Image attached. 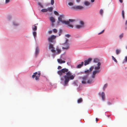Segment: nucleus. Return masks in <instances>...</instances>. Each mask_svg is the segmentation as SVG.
Masks as SVG:
<instances>
[{
  "label": "nucleus",
  "mask_w": 127,
  "mask_h": 127,
  "mask_svg": "<svg viewBox=\"0 0 127 127\" xmlns=\"http://www.w3.org/2000/svg\"><path fill=\"white\" fill-rule=\"evenodd\" d=\"M84 63L83 62H81V64H79L77 66L76 68H80L83 65Z\"/></svg>",
  "instance_id": "obj_13"
},
{
  "label": "nucleus",
  "mask_w": 127,
  "mask_h": 127,
  "mask_svg": "<svg viewBox=\"0 0 127 127\" xmlns=\"http://www.w3.org/2000/svg\"><path fill=\"white\" fill-rule=\"evenodd\" d=\"M83 101L82 99V98H80L78 99L77 102L78 103H80L82 102Z\"/></svg>",
  "instance_id": "obj_23"
},
{
  "label": "nucleus",
  "mask_w": 127,
  "mask_h": 127,
  "mask_svg": "<svg viewBox=\"0 0 127 127\" xmlns=\"http://www.w3.org/2000/svg\"><path fill=\"white\" fill-rule=\"evenodd\" d=\"M39 52V48L37 47L36 48L35 50V56L36 57Z\"/></svg>",
  "instance_id": "obj_14"
},
{
  "label": "nucleus",
  "mask_w": 127,
  "mask_h": 127,
  "mask_svg": "<svg viewBox=\"0 0 127 127\" xmlns=\"http://www.w3.org/2000/svg\"><path fill=\"white\" fill-rule=\"evenodd\" d=\"M101 64L100 62H98L97 64V66H92L89 69V70L88 69L85 71V73L89 74L90 72L92 71L94 69L95 70L93 72L92 74V77L93 78H95L96 74L99 73L100 71V66Z\"/></svg>",
  "instance_id": "obj_2"
},
{
  "label": "nucleus",
  "mask_w": 127,
  "mask_h": 127,
  "mask_svg": "<svg viewBox=\"0 0 127 127\" xmlns=\"http://www.w3.org/2000/svg\"><path fill=\"white\" fill-rule=\"evenodd\" d=\"M116 54L117 55H118L120 53L121 51L119 49H116Z\"/></svg>",
  "instance_id": "obj_22"
},
{
  "label": "nucleus",
  "mask_w": 127,
  "mask_h": 127,
  "mask_svg": "<svg viewBox=\"0 0 127 127\" xmlns=\"http://www.w3.org/2000/svg\"><path fill=\"white\" fill-rule=\"evenodd\" d=\"M119 0L120 3H122L123 2V0Z\"/></svg>",
  "instance_id": "obj_46"
},
{
  "label": "nucleus",
  "mask_w": 127,
  "mask_h": 127,
  "mask_svg": "<svg viewBox=\"0 0 127 127\" xmlns=\"http://www.w3.org/2000/svg\"><path fill=\"white\" fill-rule=\"evenodd\" d=\"M68 71V69L65 68L57 72L58 74L60 76L62 75L63 73L66 72L65 75L61 77L60 78L62 83L65 86H67L69 80H73L75 76L72 75V73Z\"/></svg>",
  "instance_id": "obj_1"
},
{
  "label": "nucleus",
  "mask_w": 127,
  "mask_h": 127,
  "mask_svg": "<svg viewBox=\"0 0 127 127\" xmlns=\"http://www.w3.org/2000/svg\"><path fill=\"white\" fill-rule=\"evenodd\" d=\"M38 5H39L41 7L43 8V6L41 3L39 2H38Z\"/></svg>",
  "instance_id": "obj_31"
},
{
  "label": "nucleus",
  "mask_w": 127,
  "mask_h": 127,
  "mask_svg": "<svg viewBox=\"0 0 127 127\" xmlns=\"http://www.w3.org/2000/svg\"><path fill=\"white\" fill-rule=\"evenodd\" d=\"M74 8L76 9L82 10L84 8V7L82 6L78 5L75 6Z\"/></svg>",
  "instance_id": "obj_11"
},
{
  "label": "nucleus",
  "mask_w": 127,
  "mask_h": 127,
  "mask_svg": "<svg viewBox=\"0 0 127 127\" xmlns=\"http://www.w3.org/2000/svg\"><path fill=\"white\" fill-rule=\"evenodd\" d=\"M10 1V0H5V3H9Z\"/></svg>",
  "instance_id": "obj_41"
},
{
  "label": "nucleus",
  "mask_w": 127,
  "mask_h": 127,
  "mask_svg": "<svg viewBox=\"0 0 127 127\" xmlns=\"http://www.w3.org/2000/svg\"><path fill=\"white\" fill-rule=\"evenodd\" d=\"M48 11V9H43L41 10V11L42 12H47Z\"/></svg>",
  "instance_id": "obj_25"
},
{
  "label": "nucleus",
  "mask_w": 127,
  "mask_h": 127,
  "mask_svg": "<svg viewBox=\"0 0 127 127\" xmlns=\"http://www.w3.org/2000/svg\"><path fill=\"white\" fill-rule=\"evenodd\" d=\"M84 23L82 21H80V25H77L75 26V28L77 29H80L84 27Z\"/></svg>",
  "instance_id": "obj_6"
},
{
  "label": "nucleus",
  "mask_w": 127,
  "mask_h": 127,
  "mask_svg": "<svg viewBox=\"0 0 127 127\" xmlns=\"http://www.w3.org/2000/svg\"><path fill=\"white\" fill-rule=\"evenodd\" d=\"M68 39L66 38L65 41V43H63V44L64 46V47H62L63 49L67 50L69 49V44L68 43Z\"/></svg>",
  "instance_id": "obj_4"
},
{
  "label": "nucleus",
  "mask_w": 127,
  "mask_h": 127,
  "mask_svg": "<svg viewBox=\"0 0 127 127\" xmlns=\"http://www.w3.org/2000/svg\"><path fill=\"white\" fill-rule=\"evenodd\" d=\"M75 19H69V21L70 22H73L75 21Z\"/></svg>",
  "instance_id": "obj_35"
},
{
  "label": "nucleus",
  "mask_w": 127,
  "mask_h": 127,
  "mask_svg": "<svg viewBox=\"0 0 127 127\" xmlns=\"http://www.w3.org/2000/svg\"><path fill=\"white\" fill-rule=\"evenodd\" d=\"M40 75V73L38 72H35L33 73V74L32 76V78H34L35 77V80H38L39 79V77Z\"/></svg>",
  "instance_id": "obj_5"
},
{
  "label": "nucleus",
  "mask_w": 127,
  "mask_h": 127,
  "mask_svg": "<svg viewBox=\"0 0 127 127\" xmlns=\"http://www.w3.org/2000/svg\"><path fill=\"white\" fill-rule=\"evenodd\" d=\"M57 61L60 64L64 63L65 62L64 61H62V60L59 59H57Z\"/></svg>",
  "instance_id": "obj_15"
},
{
  "label": "nucleus",
  "mask_w": 127,
  "mask_h": 127,
  "mask_svg": "<svg viewBox=\"0 0 127 127\" xmlns=\"http://www.w3.org/2000/svg\"><path fill=\"white\" fill-rule=\"evenodd\" d=\"M62 30L61 29H60L59 31V33H61L62 32Z\"/></svg>",
  "instance_id": "obj_45"
},
{
  "label": "nucleus",
  "mask_w": 127,
  "mask_h": 127,
  "mask_svg": "<svg viewBox=\"0 0 127 127\" xmlns=\"http://www.w3.org/2000/svg\"><path fill=\"white\" fill-rule=\"evenodd\" d=\"M123 36V34L122 33L119 36L120 38V39H121Z\"/></svg>",
  "instance_id": "obj_39"
},
{
  "label": "nucleus",
  "mask_w": 127,
  "mask_h": 127,
  "mask_svg": "<svg viewBox=\"0 0 127 127\" xmlns=\"http://www.w3.org/2000/svg\"><path fill=\"white\" fill-rule=\"evenodd\" d=\"M61 35V33H59V36H60Z\"/></svg>",
  "instance_id": "obj_51"
},
{
  "label": "nucleus",
  "mask_w": 127,
  "mask_h": 127,
  "mask_svg": "<svg viewBox=\"0 0 127 127\" xmlns=\"http://www.w3.org/2000/svg\"><path fill=\"white\" fill-rule=\"evenodd\" d=\"M101 96L102 99L104 100L105 99V94L103 92H102L101 94Z\"/></svg>",
  "instance_id": "obj_18"
},
{
  "label": "nucleus",
  "mask_w": 127,
  "mask_h": 127,
  "mask_svg": "<svg viewBox=\"0 0 127 127\" xmlns=\"http://www.w3.org/2000/svg\"><path fill=\"white\" fill-rule=\"evenodd\" d=\"M112 60H114L115 62L117 63V61L116 59L113 56H112Z\"/></svg>",
  "instance_id": "obj_28"
},
{
  "label": "nucleus",
  "mask_w": 127,
  "mask_h": 127,
  "mask_svg": "<svg viewBox=\"0 0 127 127\" xmlns=\"http://www.w3.org/2000/svg\"><path fill=\"white\" fill-rule=\"evenodd\" d=\"M80 0H76V1L78 2H79L80 1Z\"/></svg>",
  "instance_id": "obj_47"
},
{
  "label": "nucleus",
  "mask_w": 127,
  "mask_h": 127,
  "mask_svg": "<svg viewBox=\"0 0 127 127\" xmlns=\"http://www.w3.org/2000/svg\"><path fill=\"white\" fill-rule=\"evenodd\" d=\"M65 36L69 38L70 36V35L69 34H67L65 35Z\"/></svg>",
  "instance_id": "obj_40"
},
{
  "label": "nucleus",
  "mask_w": 127,
  "mask_h": 127,
  "mask_svg": "<svg viewBox=\"0 0 127 127\" xmlns=\"http://www.w3.org/2000/svg\"><path fill=\"white\" fill-rule=\"evenodd\" d=\"M64 17V15H60L58 18V20L59 21L61 22L62 23L65 24V25H67V27L71 28L73 27V26L70 24L69 22L68 21H66L65 20H63L62 18H63Z\"/></svg>",
  "instance_id": "obj_3"
},
{
  "label": "nucleus",
  "mask_w": 127,
  "mask_h": 127,
  "mask_svg": "<svg viewBox=\"0 0 127 127\" xmlns=\"http://www.w3.org/2000/svg\"><path fill=\"white\" fill-rule=\"evenodd\" d=\"M104 30H103L101 32L98 33V34H100L102 33H103V32H104Z\"/></svg>",
  "instance_id": "obj_42"
},
{
  "label": "nucleus",
  "mask_w": 127,
  "mask_h": 127,
  "mask_svg": "<svg viewBox=\"0 0 127 127\" xmlns=\"http://www.w3.org/2000/svg\"><path fill=\"white\" fill-rule=\"evenodd\" d=\"M54 3V0H51V4L52 5H53Z\"/></svg>",
  "instance_id": "obj_38"
},
{
  "label": "nucleus",
  "mask_w": 127,
  "mask_h": 127,
  "mask_svg": "<svg viewBox=\"0 0 127 127\" xmlns=\"http://www.w3.org/2000/svg\"><path fill=\"white\" fill-rule=\"evenodd\" d=\"M62 68V67L61 66H59L58 68V69H61Z\"/></svg>",
  "instance_id": "obj_44"
},
{
  "label": "nucleus",
  "mask_w": 127,
  "mask_h": 127,
  "mask_svg": "<svg viewBox=\"0 0 127 127\" xmlns=\"http://www.w3.org/2000/svg\"><path fill=\"white\" fill-rule=\"evenodd\" d=\"M92 60V59L91 58H89L87 60H85L84 61V65H85L86 66L90 62L91 60Z\"/></svg>",
  "instance_id": "obj_10"
},
{
  "label": "nucleus",
  "mask_w": 127,
  "mask_h": 127,
  "mask_svg": "<svg viewBox=\"0 0 127 127\" xmlns=\"http://www.w3.org/2000/svg\"><path fill=\"white\" fill-rule=\"evenodd\" d=\"M94 62L95 63H97L98 61V60L96 59H94Z\"/></svg>",
  "instance_id": "obj_33"
},
{
  "label": "nucleus",
  "mask_w": 127,
  "mask_h": 127,
  "mask_svg": "<svg viewBox=\"0 0 127 127\" xmlns=\"http://www.w3.org/2000/svg\"><path fill=\"white\" fill-rule=\"evenodd\" d=\"M93 80L92 79H89L87 80V83L90 84L92 82Z\"/></svg>",
  "instance_id": "obj_24"
},
{
  "label": "nucleus",
  "mask_w": 127,
  "mask_h": 127,
  "mask_svg": "<svg viewBox=\"0 0 127 127\" xmlns=\"http://www.w3.org/2000/svg\"><path fill=\"white\" fill-rule=\"evenodd\" d=\"M85 5L86 6H88L90 4V3L88 1H85L84 2Z\"/></svg>",
  "instance_id": "obj_19"
},
{
  "label": "nucleus",
  "mask_w": 127,
  "mask_h": 127,
  "mask_svg": "<svg viewBox=\"0 0 127 127\" xmlns=\"http://www.w3.org/2000/svg\"><path fill=\"white\" fill-rule=\"evenodd\" d=\"M107 84H105L104 85V86L103 87V89L104 90H105V89L107 87Z\"/></svg>",
  "instance_id": "obj_32"
},
{
  "label": "nucleus",
  "mask_w": 127,
  "mask_h": 127,
  "mask_svg": "<svg viewBox=\"0 0 127 127\" xmlns=\"http://www.w3.org/2000/svg\"><path fill=\"white\" fill-rule=\"evenodd\" d=\"M95 0H91V1L92 2H93L95 1Z\"/></svg>",
  "instance_id": "obj_48"
},
{
  "label": "nucleus",
  "mask_w": 127,
  "mask_h": 127,
  "mask_svg": "<svg viewBox=\"0 0 127 127\" xmlns=\"http://www.w3.org/2000/svg\"><path fill=\"white\" fill-rule=\"evenodd\" d=\"M126 48L127 49V46L126 47Z\"/></svg>",
  "instance_id": "obj_52"
},
{
  "label": "nucleus",
  "mask_w": 127,
  "mask_h": 127,
  "mask_svg": "<svg viewBox=\"0 0 127 127\" xmlns=\"http://www.w3.org/2000/svg\"><path fill=\"white\" fill-rule=\"evenodd\" d=\"M125 24L126 25H127V20H126L125 23Z\"/></svg>",
  "instance_id": "obj_49"
},
{
  "label": "nucleus",
  "mask_w": 127,
  "mask_h": 127,
  "mask_svg": "<svg viewBox=\"0 0 127 127\" xmlns=\"http://www.w3.org/2000/svg\"><path fill=\"white\" fill-rule=\"evenodd\" d=\"M36 25H32V29L33 30L35 31L37 30V27L35 26Z\"/></svg>",
  "instance_id": "obj_16"
},
{
  "label": "nucleus",
  "mask_w": 127,
  "mask_h": 127,
  "mask_svg": "<svg viewBox=\"0 0 127 127\" xmlns=\"http://www.w3.org/2000/svg\"><path fill=\"white\" fill-rule=\"evenodd\" d=\"M50 20L51 22L52 23V26H54V24L53 23L55 22V18L53 17H51L50 18Z\"/></svg>",
  "instance_id": "obj_12"
},
{
  "label": "nucleus",
  "mask_w": 127,
  "mask_h": 127,
  "mask_svg": "<svg viewBox=\"0 0 127 127\" xmlns=\"http://www.w3.org/2000/svg\"><path fill=\"white\" fill-rule=\"evenodd\" d=\"M53 31L55 33H56L57 32V30L56 29H54L53 30Z\"/></svg>",
  "instance_id": "obj_34"
},
{
  "label": "nucleus",
  "mask_w": 127,
  "mask_h": 127,
  "mask_svg": "<svg viewBox=\"0 0 127 127\" xmlns=\"http://www.w3.org/2000/svg\"><path fill=\"white\" fill-rule=\"evenodd\" d=\"M100 13V15L102 16L103 15V10L102 9H100V10L99 11Z\"/></svg>",
  "instance_id": "obj_26"
},
{
  "label": "nucleus",
  "mask_w": 127,
  "mask_h": 127,
  "mask_svg": "<svg viewBox=\"0 0 127 127\" xmlns=\"http://www.w3.org/2000/svg\"><path fill=\"white\" fill-rule=\"evenodd\" d=\"M127 62V56H126L125 57V58L124 59V61L123 62V63L125 62Z\"/></svg>",
  "instance_id": "obj_29"
},
{
  "label": "nucleus",
  "mask_w": 127,
  "mask_h": 127,
  "mask_svg": "<svg viewBox=\"0 0 127 127\" xmlns=\"http://www.w3.org/2000/svg\"><path fill=\"white\" fill-rule=\"evenodd\" d=\"M13 25L14 26H19V24L15 22H14L13 23Z\"/></svg>",
  "instance_id": "obj_20"
},
{
  "label": "nucleus",
  "mask_w": 127,
  "mask_h": 127,
  "mask_svg": "<svg viewBox=\"0 0 127 127\" xmlns=\"http://www.w3.org/2000/svg\"><path fill=\"white\" fill-rule=\"evenodd\" d=\"M68 4L69 6H72L73 5V3L71 2H70L68 3Z\"/></svg>",
  "instance_id": "obj_37"
},
{
  "label": "nucleus",
  "mask_w": 127,
  "mask_h": 127,
  "mask_svg": "<svg viewBox=\"0 0 127 127\" xmlns=\"http://www.w3.org/2000/svg\"><path fill=\"white\" fill-rule=\"evenodd\" d=\"M50 34H51L52 33V31H50L48 32Z\"/></svg>",
  "instance_id": "obj_43"
},
{
  "label": "nucleus",
  "mask_w": 127,
  "mask_h": 127,
  "mask_svg": "<svg viewBox=\"0 0 127 127\" xmlns=\"http://www.w3.org/2000/svg\"><path fill=\"white\" fill-rule=\"evenodd\" d=\"M53 9V8L52 7H50L48 8L47 9L48 10H49V11L51 12L52 11Z\"/></svg>",
  "instance_id": "obj_27"
},
{
  "label": "nucleus",
  "mask_w": 127,
  "mask_h": 127,
  "mask_svg": "<svg viewBox=\"0 0 127 127\" xmlns=\"http://www.w3.org/2000/svg\"><path fill=\"white\" fill-rule=\"evenodd\" d=\"M122 15L123 18L124 19L125 18V17H124L125 13H124V11L123 10L122 11Z\"/></svg>",
  "instance_id": "obj_30"
},
{
  "label": "nucleus",
  "mask_w": 127,
  "mask_h": 127,
  "mask_svg": "<svg viewBox=\"0 0 127 127\" xmlns=\"http://www.w3.org/2000/svg\"><path fill=\"white\" fill-rule=\"evenodd\" d=\"M56 36L54 35H52L49 37L48 38V40L49 42L50 43L52 42L53 40H55L56 38Z\"/></svg>",
  "instance_id": "obj_7"
},
{
  "label": "nucleus",
  "mask_w": 127,
  "mask_h": 127,
  "mask_svg": "<svg viewBox=\"0 0 127 127\" xmlns=\"http://www.w3.org/2000/svg\"><path fill=\"white\" fill-rule=\"evenodd\" d=\"M96 121L97 122L98 120L97 118H96Z\"/></svg>",
  "instance_id": "obj_50"
},
{
  "label": "nucleus",
  "mask_w": 127,
  "mask_h": 127,
  "mask_svg": "<svg viewBox=\"0 0 127 127\" xmlns=\"http://www.w3.org/2000/svg\"><path fill=\"white\" fill-rule=\"evenodd\" d=\"M54 13L55 14V15H59V14L58 12H57V11H54Z\"/></svg>",
  "instance_id": "obj_36"
},
{
  "label": "nucleus",
  "mask_w": 127,
  "mask_h": 127,
  "mask_svg": "<svg viewBox=\"0 0 127 127\" xmlns=\"http://www.w3.org/2000/svg\"><path fill=\"white\" fill-rule=\"evenodd\" d=\"M82 78L83 80L82 81V83L84 84L86 83L88 79V76H84L82 77Z\"/></svg>",
  "instance_id": "obj_8"
},
{
  "label": "nucleus",
  "mask_w": 127,
  "mask_h": 127,
  "mask_svg": "<svg viewBox=\"0 0 127 127\" xmlns=\"http://www.w3.org/2000/svg\"><path fill=\"white\" fill-rule=\"evenodd\" d=\"M56 50L57 51V54H60L61 52V50L58 47L56 48Z\"/></svg>",
  "instance_id": "obj_17"
},
{
  "label": "nucleus",
  "mask_w": 127,
  "mask_h": 127,
  "mask_svg": "<svg viewBox=\"0 0 127 127\" xmlns=\"http://www.w3.org/2000/svg\"><path fill=\"white\" fill-rule=\"evenodd\" d=\"M33 34L34 36L35 39L36 37V36L37 33L36 32L34 31L33 32Z\"/></svg>",
  "instance_id": "obj_21"
},
{
  "label": "nucleus",
  "mask_w": 127,
  "mask_h": 127,
  "mask_svg": "<svg viewBox=\"0 0 127 127\" xmlns=\"http://www.w3.org/2000/svg\"><path fill=\"white\" fill-rule=\"evenodd\" d=\"M49 48L51 49V51L53 53H55V48L53 47V45L51 44H50L49 46Z\"/></svg>",
  "instance_id": "obj_9"
}]
</instances>
